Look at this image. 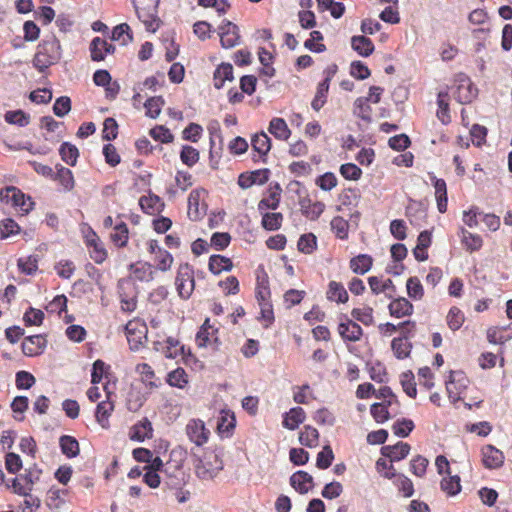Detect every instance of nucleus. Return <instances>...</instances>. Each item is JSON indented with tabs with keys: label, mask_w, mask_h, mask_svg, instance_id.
<instances>
[{
	"label": "nucleus",
	"mask_w": 512,
	"mask_h": 512,
	"mask_svg": "<svg viewBox=\"0 0 512 512\" xmlns=\"http://www.w3.org/2000/svg\"><path fill=\"white\" fill-rule=\"evenodd\" d=\"M61 58V43L55 35H50L38 44L33 58V66L39 72H44L50 66L58 63Z\"/></svg>",
	"instance_id": "1"
},
{
	"label": "nucleus",
	"mask_w": 512,
	"mask_h": 512,
	"mask_svg": "<svg viewBox=\"0 0 512 512\" xmlns=\"http://www.w3.org/2000/svg\"><path fill=\"white\" fill-rule=\"evenodd\" d=\"M192 456L195 473L201 480H212L223 469L222 459L213 450L203 451L202 456L192 452Z\"/></svg>",
	"instance_id": "2"
},
{
	"label": "nucleus",
	"mask_w": 512,
	"mask_h": 512,
	"mask_svg": "<svg viewBox=\"0 0 512 512\" xmlns=\"http://www.w3.org/2000/svg\"><path fill=\"white\" fill-rule=\"evenodd\" d=\"M175 287L179 297L187 300L195 289L194 269L188 263L179 265L175 277Z\"/></svg>",
	"instance_id": "3"
},
{
	"label": "nucleus",
	"mask_w": 512,
	"mask_h": 512,
	"mask_svg": "<svg viewBox=\"0 0 512 512\" xmlns=\"http://www.w3.org/2000/svg\"><path fill=\"white\" fill-rule=\"evenodd\" d=\"M160 0H132L139 20L147 30L155 31L157 24V8Z\"/></svg>",
	"instance_id": "4"
},
{
	"label": "nucleus",
	"mask_w": 512,
	"mask_h": 512,
	"mask_svg": "<svg viewBox=\"0 0 512 512\" xmlns=\"http://www.w3.org/2000/svg\"><path fill=\"white\" fill-rule=\"evenodd\" d=\"M0 200L6 204H11L24 213L31 211L34 205L30 197H26L20 189L14 186H7L1 189Z\"/></svg>",
	"instance_id": "5"
},
{
	"label": "nucleus",
	"mask_w": 512,
	"mask_h": 512,
	"mask_svg": "<svg viewBox=\"0 0 512 512\" xmlns=\"http://www.w3.org/2000/svg\"><path fill=\"white\" fill-rule=\"evenodd\" d=\"M147 250L153 255L155 268L161 272L169 271L173 265L174 258L170 252L159 245L155 239H151L147 243Z\"/></svg>",
	"instance_id": "6"
},
{
	"label": "nucleus",
	"mask_w": 512,
	"mask_h": 512,
	"mask_svg": "<svg viewBox=\"0 0 512 512\" xmlns=\"http://www.w3.org/2000/svg\"><path fill=\"white\" fill-rule=\"evenodd\" d=\"M218 34L221 46L224 49H230L240 44L241 35L239 27L227 19H224L219 25Z\"/></svg>",
	"instance_id": "7"
},
{
	"label": "nucleus",
	"mask_w": 512,
	"mask_h": 512,
	"mask_svg": "<svg viewBox=\"0 0 512 512\" xmlns=\"http://www.w3.org/2000/svg\"><path fill=\"white\" fill-rule=\"evenodd\" d=\"M337 331L344 342H358L364 334L362 327L347 316L342 317Z\"/></svg>",
	"instance_id": "8"
},
{
	"label": "nucleus",
	"mask_w": 512,
	"mask_h": 512,
	"mask_svg": "<svg viewBox=\"0 0 512 512\" xmlns=\"http://www.w3.org/2000/svg\"><path fill=\"white\" fill-rule=\"evenodd\" d=\"M186 435L196 446L201 447L206 444L210 437V431L205 423L200 419H191L185 428Z\"/></svg>",
	"instance_id": "9"
},
{
	"label": "nucleus",
	"mask_w": 512,
	"mask_h": 512,
	"mask_svg": "<svg viewBox=\"0 0 512 512\" xmlns=\"http://www.w3.org/2000/svg\"><path fill=\"white\" fill-rule=\"evenodd\" d=\"M456 81L455 99L462 104L471 103L477 97V88L470 78L464 74H460Z\"/></svg>",
	"instance_id": "10"
},
{
	"label": "nucleus",
	"mask_w": 512,
	"mask_h": 512,
	"mask_svg": "<svg viewBox=\"0 0 512 512\" xmlns=\"http://www.w3.org/2000/svg\"><path fill=\"white\" fill-rule=\"evenodd\" d=\"M146 332V325L140 320L128 321L125 325V333L131 350H138L143 344Z\"/></svg>",
	"instance_id": "11"
},
{
	"label": "nucleus",
	"mask_w": 512,
	"mask_h": 512,
	"mask_svg": "<svg viewBox=\"0 0 512 512\" xmlns=\"http://www.w3.org/2000/svg\"><path fill=\"white\" fill-rule=\"evenodd\" d=\"M104 390L106 392V400L98 403L95 412L96 421L100 424V426L104 429L109 427V418L114 411V400L112 396H115L112 391L108 389V385L104 386Z\"/></svg>",
	"instance_id": "12"
},
{
	"label": "nucleus",
	"mask_w": 512,
	"mask_h": 512,
	"mask_svg": "<svg viewBox=\"0 0 512 512\" xmlns=\"http://www.w3.org/2000/svg\"><path fill=\"white\" fill-rule=\"evenodd\" d=\"M153 349L168 359H176L184 352V347L180 344V341L173 337L153 341Z\"/></svg>",
	"instance_id": "13"
},
{
	"label": "nucleus",
	"mask_w": 512,
	"mask_h": 512,
	"mask_svg": "<svg viewBox=\"0 0 512 512\" xmlns=\"http://www.w3.org/2000/svg\"><path fill=\"white\" fill-rule=\"evenodd\" d=\"M115 49V46L105 39L95 37L89 46L91 60L94 62L103 61L108 54H113Z\"/></svg>",
	"instance_id": "14"
},
{
	"label": "nucleus",
	"mask_w": 512,
	"mask_h": 512,
	"mask_svg": "<svg viewBox=\"0 0 512 512\" xmlns=\"http://www.w3.org/2000/svg\"><path fill=\"white\" fill-rule=\"evenodd\" d=\"M269 179L268 169H259L252 172H244L238 176V185L242 189H248L253 185H263Z\"/></svg>",
	"instance_id": "15"
},
{
	"label": "nucleus",
	"mask_w": 512,
	"mask_h": 512,
	"mask_svg": "<svg viewBox=\"0 0 512 512\" xmlns=\"http://www.w3.org/2000/svg\"><path fill=\"white\" fill-rule=\"evenodd\" d=\"M47 345V339L43 335H32L24 338L22 351L26 356L34 357L42 354Z\"/></svg>",
	"instance_id": "16"
},
{
	"label": "nucleus",
	"mask_w": 512,
	"mask_h": 512,
	"mask_svg": "<svg viewBox=\"0 0 512 512\" xmlns=\"http://www.w3.org/2000/svg\"><path fill=\"white\" fill-rule=\"evenodd\" d=\"M429 178L435 189L437 209L440 213H445L448 207L447 184L444 179L437 178L433 173L429 174Z\"/></svg>",
	"instance_id": "17"
},
{
	"label": "nucleus",
	"mask_w": 512,
	"mask_h": 512,
	"mask_svg": "<svg viewBox=\"0 0 512 512\" xmlns=\"http://www.w3.org/2000/svg\"><path fill=\"white\" fill-rule=\"evenodd\" d=\"M217 334L218 329L210 324L209 319H206L196 334V342L199 347H207L209 345L218 344Z\"/></svg>",
	"instance_id": "18"
},
{
	"label": "nucleus",
	"mask_w": 512,
	"mask_h": 512,
	"mask_svg": "<svg viewBox=\"0 0 512 512\" xmlns=\"http://www.w3.org/2000/svg\"><path fill=\"white\" fill-rule=\"evenodd\" d=\"M483 465L488 469H496L503 465L504 454L492 445H486L481 449Z\"/></svg>",
	"instance_id": "19"
},
{
	"label": "nucleus",
	"mask_w": 512,
	"mask_h": 512,
	"mask_svg": "<svg viewBox=\"0 0 512 512\" xmlns=\"http://www.w3.org/2000/svg\"><path fill=\"white\" fill-rule=\"evenodd\" d=\"M152 437L153 427L148 418H143L130 428L129 438L132 441L143 442Z\"/></svg>",
	"instance_id": "20"
},
{
	"label": "nucleus",
	"mask_w": 512,
	"mask_h": 512,
	"mask_svg": "<svg viewBox=\"0 0 512 512\" xmlns=\"http://www.w3.org/2000/svg\"><path fill=\"white\" fill-rule=\"evenodd\" d=\"M290 485L298 493L306 494L314 487V480L308 472L299 470L291 475Z\"/></svg>",
	"instance_id": "21"
},
{
	"label": "nucleus",
	"mask_w": 512,
	"mask_h": 512,
	"mask_svg": "<svg viewBox=\"0 0 512 512\" xmlns=\"http://www.w3.org/2000/svg\"><path fill=\"white\" fill-rule=\"evenodd\" d=\"M55 169L56 171H54L52 180L56 181L61 186L63 191H72L75 187V179L73 172L69 168H66L61 164H57L55 166Z\"/></svg>",
	"instance_id": "22"
},
{
	"label": "nucleus",
	"mask_w": 512,
	"mask_h": 512,
	"mask_svg": "<svg viewBox=\"0 0 512 512\" xmlns=\"http://www.w3.org/2000/svg\"><path fill=\"white\" fill-rule=\"evenodd\" d=\"M326 299L336 304H345L349 300V294L341 282L332 280L327 286Z\"/></svg>",
	"instance_id": "23"
},
{
	"label": "nucleus",
	"mask_w": 512,
	"mask_h": 512,
	"mask_svg": "<svg viewBox=\"0 0 512 512\" xmlns=\"http://www.w3.org/2000/svg\"><path fill=\"white\" fill-rule=\"evenodd\" d=\"M410 449L411 447L408 443L400 441L393 446H383L381 448V454L384 457L389 458L391 462H395L406 458L410 452Z\"/></svg>",
	"instance_id": "24"
},
{
	"label": "nucleus",
	"mask_w": 512,
	"mask_h": 512,
	"mask_svg": "<svg viewBox=\"0 0 512 512\" xmlns=\"http://www.w3.org/2000/svg\"><path fill=\"white\" fill-rule=\"evenodd\" d=\"M388 309L390 315L396 318L410 316L414 311L412 303L404 297L393 299L388 305Z\"/></svg>",
	"instance_id": "25"
},
{
	"label": "nucleus",
	"mask_w": 512,
	"mask_h": 512,
	"mask_svg": "<svg viewBox=\"0 0 512 512\" xmlns=\"http://www.w3.org/2000/svg\"><path fill=\"white\" fill-rule=\"evenodd\" d=\"M255 297L257 301H265L271 298L269 277L263 268L257 270Z\"/></svg>",
	"instance_id": "26"
},
{
	"label": "nucleus",
	"mask_w": 512,
	"mask_h": 512,
	"mask_svg": "<svg viewBox=\"0 0 512 512\" xmlns=\"http://www.w3.org/2000/svg\"><path fill=\"white\" fill-rule=\"evenodd\" d=\"M130 272L135 279L141 282H150L154 279V266L149 262H137L130 265Z\"/></svg>",
	"instance_id": "27"
},
{
	"label": "nucleus",
	"mask_w": 512,
	"mask_h": 512,
	"mask_svg": "<svg viewBox=\"0 0 512 512\" xmlns=\"http://www.w3.org/2000/svg\"><path fill=\"white\" fill-rule=\"evenodd\" d=\"M306 419V413L301 407H293L284 414L282 425L286 429L295 430Z\"/></svg>",
	"instance_id": "28"
},
{
	"label": "nucleus",
	"mask_w": 512,
	"mask_h": 512,
	"mask_svg": "<svg viewBox=\"0 0 512 512\" xmlns=\"http://www.w3.org/2000/svg\"><path fill=\"white\" fill-rule=\"evenodd\" d=\"M233 66L230 63H221L213 73V85L221 89L226 81H233Z\"/></svg>",
	"instance_id": "29"
},
{
	"label": "nucleus",
	"mask_w": 512,
	"mask_h": 512,
	"mask_svg": "<svg viewBox=\"0 0 512 512\" xmlns=\"http://www.w3.org/2000/svg\"><path fill=\"white\" fill-rule=\"evenodd\" d=\"M268 131L278 140L286 141L291 136V130L289 129L286 121L280 117H274L271 119L268 127Z\"/></svg>",
	"instance_id": "30"
},
{
	"label": "nucleus",
	"mask_w": 512,
	"mask_h": 512,
	"mask_svg": "<svg viewBox=\"0 0 512 512\" xmlns=\"http://www.w3.org/2000/svg\"><path fill=\"white\" fill-rule=\"evenodd\" d=\"M373 266V258L368 254H359L349 261V268L353 273L364 275Z\"/></svg>",
	"instance_id": "31"
},
{
	"label": "nucleus",
	"mask_w": 512,
	"mask_h": 512,
	"mask_svg": "<svg viewBox=\"0 0 512 512\" xmlns=\"http://www.w3.org/2000/svg\"><path fill=\"white\" fill-rule=\"evenodd\" d=\"M351 47L362 57H368L374 52L372 40L364 35H357L351 38Z\"/></svg>",
	"instance_id": "32"
},
{
	"label": "nucleus",
	"mask_w": 512,
	"mask_h": 512,
	"mask_svg": "<svg viewBox=\"0 0 512 512\" xmlns=\"http://www.w3.org/2000/svg\"><path fill=\"white\" fill-rule=\"evenodd\" d=\"M233 268V262L230 258L223 255H211L208 262L209 271L218 275L223 271H230Z\"/></svg>",
	"instance_id": "33"
},
{
	"label": "nucleus",
	"mask_w": 512,
	"mask_h": 512,
	"mask_svg": "<svg viewBox=\"0 0 512 512\" xmlns=\"http://www.w3.org/2000/svg\"><path fill=\"white\" fill-rule=\"evenodd\" d=\"M391 349L397 359L403 360L410 356L412 343L405 337H395L391 341Z\"/></svg>",
	"instance_id": "34"
},
{
	"label": "nucleus",
	"mask_w": 512,
	"mask_h": 512,
	"mask_svg": "<svg viewBox=\"0 0 512 512\" xmlns=\"http://www.w3.org/2000/svg\"><path fill=\"white\" fill-rule=\"evenodd\" d=\"M61 452L67 458H74L79 455L80 447L77 439L70 435H63L59 439Z\"/></svg>",
	"instance_id": "35"
},
{
	"label": "nucleus",
	"mask_w": 512,
	"mask_h": 512,
	"mask_svg": "<svg viewBox=\"0 0 512 512\" xmlns=\"http://www.w3.org/2000/svg\"><path fill=\"white\" fill-rule=\"evenodd\" d=\"M251 145L255 152L262 158L268 154L271 149V140L265 132L256 133L251 138Z\"/></svg>",
	"instance_id": "36"
},
{
	"label": "nucleus",
	"mask_w": 512,
	"mask_h": 512,
	"mask_svg": "<svg viewBox=\"0 0 512 512\" xmlns=\"http://www.w3.org/2000/svg\"><path fill=\"white\" fill-rule=\"evenodd\" d=\"M449 95L447 92H439L437 96L438 109L436 112L437 118L442 124L447 125L451 122L449 103Z\"/></svg>",
	"instance_id": "37"
},
{
	"label": "nucleus",
	"mask_w": 512,
	"mask_h": 512,
	"mask_svg": "<svg viewBox=\"0 0 512 512\" xmlns=\"http://www.w3.org/2000/svg\"><path fill=\"white\" fill-rule=\"evenodd\" d=\"M299 442L308 447L314 448L319 444V432L316 428L306 425L299 433Z\"/></svg>",
	"instance_id": "38"
},
{
	"label": "nucleus",
	"mask_w": 512,
	"mask_h": 512,
	"mask_svg": "<svg viewBox=\"0 0 512 512\" xmlns=\"http://www.w3.org/2000/svg\"><path fill=\"white\" fill-rule=\"evenodd\" d=\"M324 210L325 204L320 201L304 200L301 202V211L310 220L318 219Z\"/></svg>",
	"instance_id": "39"
},
{
	"label": "nucleus",
	"mask_w": 512,
	"mask_h": 512,
	"mask_svg": "<svg viewBox=\"0 0 512 512\" xmlns=\"http://www.w3.org/2000/svg\"><path fill=\"white\" fill-rule=\"evenodd\" d=\"M461 242L469 252H475L481 249L483 240L480 235L473 234L466 229H461Z\"/></svg>",
	"instance_id": "40"
},
{
	"label": "nucleus",
	"mask_w": 512,
	"mask_h": 512,
	"mask_svg": "<svg viewBox=\"0 0 512 512\" xmlns=\"http://www.w3.org/2000/svg\"><path fill=\"white\" fill-rule=\"evenodd\" d=\"M111 375V366L106 364L103 360L98 359L93 363L91 373V383L96 385L102 381L103 378H109Z\"/></svg>",
	"instance_id": "41"
},
{
	"label": "nucleus",
	"mask_w": 512,
	"mask_h": 512,
	"mask_svg": "<svg viewBox=\"0 0 512 512\" xmlns=\"http://www.w3.org/2000/svg\"><path fill=\"white\" fill-rule=\"evenodd\" d=\"M351 317L354 321L360 322L365 326H371L374 324V310L370 306L353 308L351 310Z\"/></svg>",
	"instance_id": "42"
},
{
	"label": "nucleus",
	"mask_w": 512,
	"mask_h": 512,
	"mask_svg": "<svg viewBox=\"0 0 512 512\" xmlns=\"http://www.w3.org/2000/svg\"><path fill=\"white\" fill-rule=\"evenodd\" d=\"M59 155L66 164L75 166L79 157V150L75 145L64 142L59 148Z\"/></svg>",
	"instance_id": "43"
},
{
	"label": "nucleus",
	"mask_w": 512,
	"mask_h": 512,
	"mask_svg": "<svg viewBox=\"0 0 512 512\" xmlns=\"http://www.w3.org/2000/svg\"><path fill=\"white\" fill-rule=\"evenodd\" d=\"M260 306V317L259 320L265 329L271 327L275 321L273 305L269 300L257 301Z\"/></svg>",
	"instance_id": "44"
},
{
	"label": "nucleus",
	"mask_w": 512,
	"mask_h": 512,
	"mask_svg": "<svg viewBox=\"0 0 512 512\" xmlns=\"http://www.w3.org/2000/svg\"><path fill=\"white\" fill-rule=\"evenodd\" d=\"M139 205L143 212L153 215L160 211L161 206H163V203L161 202L160 197L157 195H148V196H142L139 199Z\"/></svg>",
	"instance_id": "45"
},
{
	"label": "nucleus",
	"mask_w": 512,
	"mask_h": 512,
	"mask_svg": "<svg viewBox=\"0 0 512 512\" xmlns=\"http://www.w3.org/2000/svg\"><path fill=\"white\" fill-rule=\"evenodd\" d=\"M393 481V485L397 488L398 492L405 498H410L414 494V485L410 478L404 474H399Z\"/></svg>",
	"instance_id": "46"
},
{
	"label": "nucleus",
	"mask_w": 512,
	"mask_h": 512,
	"mask_svg": "<svg viewBox=\"0 0 512 512\" xmlns=\"http://www.w3.org/2000/svg\"><path fill=\"white\" fill-rule=\"evenodd\" d=\"M39 258L37 255L21 257L17 261L18 269L25 275H33L38 270Z\"/></svg>",
	"instance_id": "47"
},
{
	"label": "nucleus",
	"mask_w": 512,
	"mask_h": 512,
	"mask_svg": "<svg viewBox=\"0 0 512 512\" xmlns=\"http://www.w3.org/2000/svg\"><path fill=\"white\" fill-rule=\"evenodd\" d=\"M200 192L192 190L188 196V216L191 220L197 221L201 219L203 213L199 209Z\"/></svg>",
	"instance_id": "48"
},
{
	"label": "nucleus",
	"mask_w": 512,
	"mask_h": 512,
	"mask_svg": "<svg viewBox=\"0 0 512 512\" xmlns=\"http://www.w3.org/2000/svg\"><path fill=\"white\" fill-rule=\"evenodd\" d=\"M465 388L464 385L459 384L456 382L454 378V372L451 371L449 375V379L446 381V391L448 398L452 403H456L461 399V394L463 389Z\"/></svg>",
	"instance_id": "49"
},
{
	"label": "nucleus",
	"mask_w": 512,
	"mask_h": 512,
	"mask_svg": "<svg viewBox=\"0 0 512 512\" xmlns=\"http://www.w3.org/2000/svg\"><path fill=\"white\" fill-rule=\"evenodd\" d=\"M331 230L338 239L346 240L349 236V223L341 216H335L331 222Z\"/></svg>",
	"instance_id": "50"
},
{
	"label": "nucleus",
	"mask_w": 512,
	"mask_h": 512,
	"mask_svg": "<svg viewBox=\"0 0 512 512\" xmlns=\"http://www.w3.org/2000/svg\"><path fill=\"white\" fill-rule=\"evenodd\" d=\"M354 114L366 122L372 120V108L369 101L364 97H359L354 102Z\"/></svg>",
	"instance_id": "51"
},
{
	"label": "nucleus",
	"mask_w": 512,
	"mask_h": 512,
	"mask_svg": "<svg viewBox=\"0 0 512 512\" xmlns=\"http://www.w3.org/2000/svg\"><path fill=\"white\" fill-rule=\"evenodd\" d=\"M283 222V215L280 212H266L262 215L261 224L264 229L268 231H275L280 229Z\"/></svg>",
	"instance_id": "52"
},
{
	"label": "nucleus",
	"mask_w": 512,
	"mask_h": 512,
	"mask_svg": "<svg viewBox=\"0 0 512 512\" xmlns=\"http://www.w3.org/2000/svg\"><path fill=\"white\" fill-rule=\"evenodd\" d=\"M119 297L121 303V309L125 312H133L137 307L136 295L133 292H126L125 287L119 285Z\"/></svg>",
	"instance_id": "53"
},
{
	"label": "nucleus",
	"mask_w": 512,
	"mask_h": 512,
	"mask_svg": "<svg viewBox=\"0 0 512 512\" xmlns=\"http://www.w3.org/2000/svg\"><path fill=\"white\" fill-rule=\"evenodd\" d=\"M129 231L126 223L121 222L114 227L111 233V241L118 247H125L129 239Z\"/></svg>",
	"instance_id": "54"
},
{
	"label": "nucleus",
	"mask_w": 512,
	"mask_h": 512,
	"mask_svg": "<svg viewBox=\"0 0 512 512\" xmlns=\"http://www.w3.org/2000/svg\"><path fill=\"white\" fill-rule=\"evenodd\" d=\"M167 383L172 387L183 389L188 383V376L186 371L178 367L167 375Z\"/></svg>",
	"instance_id": "55"
},
{
	"label": "nucleus",
	"mask_w": 512,
	"mask_h": 512,
	"mask_svg": "<svg viewBox=\"0 0 512 512\" xmlns=\"http://www.w3.org/2000/svg\"><path fill=\"white\" fill-rule=\"evenodd\" d=\"M440 487L448 496H455L461 491L460 477L458 475L444 477Z\"/></svg>",
	"instance_id": "56"
},
{
	"label": "nucleus",
	"mask_w": 512,
	"mask_h": 512,
	"mask_svg": "<svg viewBox=\"0 0 512 512\" xmlns=\"http://www.w3.org/2000/svg\"><path fill=\"white\" fill-rule=\"evenodd\" d=\"M446 321L448 327L452 331H457L460 329L465 321L464 313L456 306H453L448 311L446 316Z\"/></svg>",
	"instance_id": "57"
},
{
	"label": "nucleus",
	"mask_w": 512,
	"mask_h": 512,
	"mask_svg": "<svg viewBox=\"0 0 512 512\" xmlns=\"http://www.w3.org/2000/svg\"><path fill=\"white\" fill-rule=\"evenodd\" d=\"M4 118L7 123L19 127H25L30 123V115L23 110L7 111Z\"/></svg>",
	"instance_id": "58"
},
{
	"label": "nucleus",
	"mask_w": 512,
	"mask_h": 512,
	"mask_svg": "<svg viewBox=\"0 0 512 512\" xmlns=\"http://www.w3.org/2000/svg\"><path fill=\"white\" fill-rule=\"evenodd\" d=\"M164 99L161 96L150 97L144 103L146 109V116L155 119L157 118L164 105Z\"/></svg>",
	"instance_id": "59"
},
{
	"label": "nucleus",
	"mask_w": 512,
	"mask_h": 512,
	"mask_svg": "<svg viewBox=\"0 0 512 512\" xmlns=\"http://www.w3.org/2000/svg\"><path fill=\"white\" fill-rule=\"evenodd\" d=\"M329 86L326 82L318 84L316 94L311 102V106L315 111H319L327 102Z\"/></svg>",
	"instance_id": "60"
},
{
	"label": "nucleus",
	"mask_w": 512,
	"mask_h": 512,
	"mask_svg": "<svg viewBox=\"0 0 512 512\" xmlns=\"http://www.w3.org/2000/svg\"><path fill=\"white\" fill-rule=\"evenodd\" d=\"M408 296L413 300H421L424 296V288L420 279L416 276L410 277L406 282Z\"/></svg>",
	"instance_id": "61"
},
{
	"label": "nucleus",
	"mask_w": 512,
	"mask_h": 512,
	"mask_svg": "<svg viewBox=\"0 0 512 512\" xmlns=\"http://www.w3.org/2000/svg\"><path fill=\"white\" fill-rule=\"evenodd\" d=\"M414 427V422L411 419L402 418L398 419L392 425V431L396 436L405 438L409 436V434L413 431Z\"/></svg>",
	"instance_id": "62"
},
{
	"label": "nucleus",
	"mask_w": 512,
	"mask_h": 512,
	"mask_svg": "<svg viewBox=\"0 0 512 512\" xmlns=\"http://www.w3.org/2000/svg\"><path fill=\"white\" fill-rule=\"evenodd\" d=\"M200 158L199 151L190 146V145H184L182 147V150L180 152V159L183 164L187 165L188 167L194 166Z\"/></svg>",
	"instance_id": "63"
},
{
	"label": "nucleus",
	"mask_w": 512,
	"mask_h": 512,
	"mask_svg": "<svg viewBox=\"0 0 512 512\" xmlns=\"http://www.w3.org/2000/svg\"><path fill=\"white\" fill-rule=\"evenodd\" d=\"M297 246L300 252L311 254L317 247V238L312 233L304 234L299 238Z\"/></svg>",
	"instance_id": "64"
}]
</instances>
